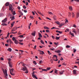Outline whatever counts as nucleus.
<instances>
[{
    "label": "nucleus",
    "instance_id": "obj_1",
    "mask_svg": "<svg viewBox=\"0 0 79 79\" xmlns=\"http://www.w3.org/2000/svg\"><path fill=\"white\" fill-rule=\"evenodd\" d=\"M2 71L3 73H4L5 74L4 77H5V79H7V76H8V74H7V71H6V69H5L4 70V69H2Z\"/></svg>",
    "mask_w": 79,
    "mask_h": 79
},
{
    "label": "nucleus",
    "instance_id": "obj_2",
    "mask_svg": "<svg viewBox=\"0 0 79 79\" xmlns=\"http://www.w3.org/2000/svg\"><path fill=\"white\" fill-rule=\"evenodd\" d=\"M12 40L13 41H14V43L15 44H19V42H18V40H16V38L15 37H13Z\"/></svg>",
    "mask_w": 79,
    "mask_h": 79
},
{
    "label": "nucleus",
    "instance_id": "obj_3",
    "mask_svg": "<svg viewBox=\"0 0 79 79\" xmlns=\"http://www.w3.org/2000/svg\"><path fill=\"white\" fill-rule=\"evenodd\" d=\"M35 72H32V77L34 78H35L36 79H38V78H37V77H36V76H35V75H34V74L35 73Z\"/></svg>",
    "mask_w": 79,
    "mask_h": 79
},
{
    "label": "nucleus",
    "instance_id": "obj_4",
    "mask_svg": "<svg viewBox=\"0 0 79 79\" xmlns=\"http://www.w3.org/2000/svg\"><path fill=\"white\" fill-rule=\"evenodd\" d=\"M14 10V8L12 6V5L10 4L9 5V10Z\"/></svg>",
    "mask_w": 79,
    "mask_h": 79
},
{
    "label": "nucleus",
    "instance_id": "obj_5",
    "mask_svg": "<svg viewBox=\"0 0 79 79\" xmlns=\"http://www.w3.org/2000/svg\"><path fill=\"white\" fill-rule=\"evenodd\" d=\"M64 70H62L61 71L59 72L60 74V75H62V74H63V73H64Z\"/></svg>",
    "mask_w": 79,
    "mask_h": 79
},
{
    "label": "nucleus",
    "instance_id": "obj_6",
    "mask_svg": "<svg viewBox=\"0 0 79 79\" xmlns=\"http://www.w3.org/2000/svg\"><path fill=\"white\" fill-rule=\"evenodd\" d=\"M19 15H21V16H23V13L22 12H21V11L19 10Z\"/></svg>",
    "mask_w": 79,
    "mask_h": 79
},
{
    "label": "nucleus",
    "instance_id": "obj_7",
    "mask_svg": "<svg viewBox=\"0 0 79 79\" xmlns=\"http://www.w3.org/2000/svg\"><path fill=\"white\" fill-rule=\"evenodd\" d=\"M6 21H7V18H6L4 20H2V22L3 23H6Z\"/></svg>",
    "mask_w": 79,
    "mask_h": 79
},
{
    "label": "nucleus",
    "instance_id": "obj_8",
    "mask_svg": "<svg viewBox=\"0 0 79 79\" xmlns=\"http://www.w3.org/2000/svg\"><path fill=\"white\" fill-rule=\"evenodd\" d=\"M64 25V23H60V24H59V27H60V28H61V26H63Z\"/></svg>",
    "mask_w": 79,
    "mask_h": 79
},
{
    "label": "nucleus",
    "instance_id": "obj_9",
    "mask_svg": "<svg viewBox=\"0 0 79 79\" xmlns=\"http://www.w3.org/2000/svg\"><path fill=\"white\" fill-rule=\"evenodd\" d=\"M35 31H34L31 34L32 35H33V36H35Z\"/></svg>",
    "mask_w": 79,
    "mask_h": 79
},
{
    "label": "nucleus",
    "instance_id": "obj_10",
    "mask_svg": "<svg viewBox=\"0 0 79 79\" xmlns=\"http://www.w3.org/2000/svg\"><path fill=\"white\" fill-rule=\"evenodd\" d=\"M8 64H9V67L10 68H13V65L11 64V63H8Z\"/></svg>",
    "mask_w": 79,
    "mask_h": 79
},
{
    "label": "nucleus",
    "instance_id": "obj_11",
    "mask_svg": "<svg viewBox=\"0 0 79 79\" xmlns=\"http://www.w3.org/2000/svg\"><path fill=\"white\" fill-rule=\"evenodd\" d=\"M23 68H24L22 69V70H23V71H27V68L26 67H24Z\"/></svg>",
    "mask_w": 79,
    "mask_h": 79
},
{
    "label": "nucleus",
    "instance_id": "obj_12",
    "mask_svg": "<svg viewBox=\"0 0 79 79\" xmlns=\"http://www.w3.org/2000/svg\"><path fill=\"white\" fill-rule=\"evenodd\" d=\"M10 71V73H13V71H14V69H9Z\"/></svg>",
    "mask_w": 79,
    "mask_h": 79
},
{
    "label": "nucleus",
    "instance_id": "obj_13",
    "mask_svg": "<svg viewBox=\"0 0 79 79\" xmlns=\"http://www.w3.org/2000/svg\"><path fill=\"white\" fill-rule=\"evenodd\" d=\"M44 52L43 51H41L40 52V55H44Z\"/></svg>",
    "mask_w": 79,
    "mask_h": 79
},
{
    "label": "nucleus",
    "instance_id": "obj_14",
    "mask_svg": "<svg viewBox=\"0 0 79 79\" xmlns=\"http://www.w3.org/2000/svg\"><path fill=\"white\" fill-rule=\"evenodd\" d=\"M55 53H61V51L60 50H58V51H55Z\"/></svg>",
    "mask_w": 79,
    "mask_h": 79
},
{
    "label": "nucleus",
    "instance_id": "obj_15",
    "mask_svg": "<svg viewBox=\"0 0 79 79\" xmlns=\"http://www.w3.org/2000/svg\"><path fill=\"white\" fill-rule=\"evenodd\" d=\"M77 71V70H73V73L74 74H76V72Z\"/></svg>",
    "mask_w": 79,
    "mask_h": 79
},
{
    "label": "nucleus",
    "instance_id": "obj_16",
    "mask_svg": "<svg viewBox=\"0 0 79 79\" xmlns=\"http://www.w3.org/2000/svg\"><path fill=\"white\" fill-rule=\"evenodd\" d=\"M10 5V3L9 2H7L6 4V6H9Z\"/></svg>",
    "mask_w": 79,
    "mask_h": 79
},
{
    "label": "nucleus",
    "instance_id": "obj_17",
    "mask_svg": "<svg viewBox=\"0 0 79 79\" xmlns=\"http://www.w3.org/2000/svg\"><path fill=\"white\" fill-rule=\"evenodd\" d=\"M38 34H39V37H42V35H41V34L40 33V32H38Z\"/></svg>",
    "mask_w": 79,
    "mask_h": 79
},
{
    "label": "nucleus",
    "instance_id": "obj_18",
    "mask_svg": "<svg viewBox=\"0 0 79 79\" xmlns=\"http://www.w3.org/2000/svg\"><path fill=\"white\" fill-rule=\"evenodd\" d=\"M7 50L8 51H9V52H11L12 51V49H11V48H9L8 49H7Z\"/></svg>",
    "mask_w": 79,
    "mask_h": 79
},
{
    "label": "nucleus",
    "instance_id": "obj_19",
    "mask_svg": "<svg viewBox=\"0 0 79 79\" xmlns=\"http://www.w3.org/2000/svg\"><path fill=\"white\" fill-rule=\"evenodd\" d=\"M44 28L45 29H49V28L48 27H44Z\"/></svg>",
    "mask_w": 79,
    "mask_h": 79
},
{
    "label": "nucleus",
    "instance_id": "obj_20",
    "mask_svg": "<svg viewBox=\"0 0 79 79\" xmlns=\"http://www.w3.org/2000/svg\"><path fill=\"white\" fill-rule=\"evenodd\" d=\"M60 37H58L57 36H56V40H59V39H60Z\"/></svg>",
    "mask_w": 79,
    "mask_h": 79
},
{
    "label": "nucleus",
    "instance_id": "obj_21",
    "mask_svg": "<svg viewBox=\"0 0 79 79\" xmlns=\"http://www.w3.org/2000/svg\"><path fill=\"white\" fill-rule=\"evenodd\" d=\"M55 23L56 24H58V25H60V23L58 21H56L55 22Z\"/></svg>",
    "mask_w": 79,
    "mask_h": 79
},
{
    "label": "nucleus",
    "instance_id": "obj_22",
    "mask_svg": "<svg viewBox=\"0 0 79 79\" xmlns=\"http://www.w3.org/2000/svg\"><path fill=\"white\" fill-rule=\"evenodd\" d=\"M40 42L41 43V44H44V41H43V40H41L40 41Z\"/></svg>",
    "mask_w": 79,
    "mask_h": 79
},
{
    "label": "nucleus",
    "instance_id": "obj_23",
    "mask_svg": "<svg viewBox=\"0 0 79 79\" xmlns=\"http://www.w3.org/2000/svg\"><path fill=\"white\" fill-rule=\"evenodd\" d=\"M51 69V68H50V67L46 69V70L47 71H49V70H50V69Z\"/></svg>",
    "mask_w": 79,
    "mask_h": 79
},
{
    "label": "nucleus",
    "instance_id": "obj_24",
    "mask_svg": "<svg viewBox=\"0 0 79 79\" xmlns=\"http://www.w3.org/2000/svg\"><path fill=\"white\" fill-rule=\"evenodd\" d=\"M72 16L73 18H74V16H75L74 13H72Z\"/></svg>",
    "mask_w": 79,
    "mask_h": 79
},
{
    "label": "nucleus",
    "instance_id": "obj_25",
    "mask_svg": "<svg viewBox=\"0 0 79 79\" xmlns=\"http://www.w3.org/2000/svg\"><path fill=\"white\" fill-rule=\"evenodd\" d=\"M12 15H16V12H15V11H14L13 12H12Z\"/></svg>",
    "mask_w": 79,
    "mask_h": 79
},
{
    "label": "nucleus",
    "instance_id": "obj_26",
    "mask_svg": "<svg viewBox=\"0 0 79 79\" xmlns=\"http://www.w3.org/2000/svg\"><path fill=\"white\" fill-rule=\"evenodd\" d=\"M9 42L10 44H13V42H12L11 40V39H9Z\"/></svg>",
    "mask_w": 79,
    "mask_h": 79
},
{
    "label": "nucleus",
    "instance_id": "obj_27",
    "mask_svg": "<svg viewBox=\"0 0 79 79\" xmlns=\"http://www.w3.org/2000/svg\"><path fill=\"white\" fill-rule=\"evenodd\" d=\"M69 8L70 10H73V8H72V7L70 6L69 7Z\"/></svg>",
    "mask_w": 79,
    "mask_h": 79
},
{
    "label": "nucleus",
    "instance_id": "obj_28",
    "mask_svg": "<svg viewBox=\"0 0 79 79\" xmlns=\"http://www.w3.org/2000/svg\"><path fill=\"white\" fill-rule=\"evenodd\" d=\"M10 73L12 76H15V73H13V72Z\"/></svg>",
    "mask_w": 79,
    "mask_h": 79
},
{
    "label": "nucleus",
    "instance_id": "obj_29",
    "mask_svg": "<svg viewBox=\"0 0 79 79\" xmlns=\"http://www.w3.org/2000/svg\"><path fill=\"white\" fill-rule=\"evenodd\" d=\"M48 13L49 14V15H53V13H52L51 12H48Z\"/></svg>",
    "mask_w": 79,
    "mask_h": 79
},
{
    "label": "nucleus",
    "instance_id": "obj_30",
    "mask_svg": "<svg viewBox=\"0 0 79 79\" xmlns=\"http://www.w3.org/2000/svg\"><path fill=\"white\" fill-rule=\"evenodd\" d=\"M33 63L34 64H35V65H36V64H37V63H36V62H35V61H33Z\"/></svg>",
    "mask_w": 79,
    "mask_h": 79
},
{
    "label": "nucleus",
    "instance_id": "obj_31",
    "mask_svg": "<svg viewBox=\"0 0 79 79\" xmlns=\"http://www.w3.org/2000/svg\"><path fill=\"white\" fill-rule=\"evenodd\" d=\"M66 48H70V46L67 45V46H66Z\"/></svg>",
    "mask_w": 79,
    "mask_h": 79
},
{
    "label": "nucleus",
    "instance_id": "obj_32",
    "mask_svg": "<svg viewBox=\"0 0 79 79\" xmlns=\"http://www.w3.org/2000/svg\"><path fill=\"white\" fill-rule=\"evenodd\" d=\"M8 61H9L8 63H10V61H11V58H9L8 59Z\"/></svg>",
    "mask_w": 79,
    "mask_h": 79
},
{
    "label": "nucleus",
    "instance_id": "obj_33",
    "mask_svg": "<svg viewBox=\"0 0 79 79\" xmlns=\"http://www.w3.org/2000/svg\"><path fill=\"white\" fill-rule=\"evenodd\" d=\"M13 29H14V30H15V31H16V30L18 28H17V27H15Z\"/></svg>",
    "mask_w": 79,
    "mask_h": 79
},
{
    "label": "nucleus",
    "instance_id": "obj_34",
    "mask_svg": "<svg viewBox=\"0 0 79 79\" xmlns=\"http://www.w3.org/2000/svg\"><path fill=\"white\" fill-rule=\"evenodd\" d=\"M57 72H58V70L56 69L55 71V73H56V74H57Z\"/></svg>",
    "mask_w": 79,
    "mask_h": 79
},
{
    "label": "nucleus",
    "instance_id": "obj_35",
    "mask_svg": "<svg viewBox=\"0 0 79 79\" xmlns=\"http://www.w3.org/2000/svg\"><path fill=\"white\" fill-rule=\"evenodd\" d=\"M23 37H24L23 35H20L19 36V37H20L21 38Z\"/></svg>",
    "mask_w": 79,
    "mask_h": 79
},
{
    "label": "nucleus",
    "instance_id": "obj_36",
    "mask_svg": "<svg viewBox=\"0 0 79 79\" xmlns=\"http://www.w3.org/2000/svg\"><path fill=\"white\" fill-rule=\"evenodd\" d=\"M54 44H55V45H58L59 44L58 42H57V43H54Z\"/></svg>",
    "mask_w": 79,
    "mask_h": 79
},
{
    "label": "nucleus",
    "instance_id": "obj_37",
    "mask_svg": "<svg viewBox=\"0 0 79 79\" xmlns=\"http://www.w3.org/2000/svg\"><path fill=\"white\" fill-rule=\"evenodd\" d=\"M19 44H20V45H23V43H22L20 42H19Z\"/></svg>",
    "mask_w": 79,
    "mask_h": 79
},
{
    "label": "nucleus",
    "instance_id": "obj_38",
    "mask_svg": "<svg viewBox=\"0 0 79 79\" xmlns=\"http://www.w3.org/2000/svg\"><path fill=\"white\" fill-rule=\"evenodd\" d=\"M15 19V17L14 16H13V17H12L11 20L13 21L14 19Z\"/></svg>",
    "mask_w": 79,
    "mask_h": 79
},
{
    "label": "nucleus",
    "instance_id": "obj_39",
    "mask_svg": "<svg viewBox=\"0 0 79 79\" xmlns=\"http://www.w3.org/2000/svg\"><path fill=\"white\" fill-rule=\"evenodd\" d=\"M73 32H74L75 34H76V31H75V30L74 29L73 31Z\"/></svg>",
    "mask_w": 79,
    "mask_h": 79
},
{
    "label": "nucleus",
    "instance_id": "obj_40",
    "mask_svg": "<svg viewBox=\"0 0 79 79\" xmlns=\"http://www.w3.org/2000/svg\"><path fill=\"white\" fill-rule=\"evenodd\" d=\"M48 54H49V55H51V54H52V53H50V51H48Z\"/></svg>",
    "mask_w": 79,
    "mask_h": 79
},
{
    "label": "nucleus",
    "instance_id": "obj_41",
    "mask_svg": "<svg viewBox=\"0 0 79 79\" xmlns=\"http://www.w3.org/2000/svg\"><path fill=\"white\" fill-rule=\"evenodd\" d=\"M2 26H6V23H2Z\"/></svg>",
    "mask_w": 79,
    "mask_h": 79
},
{
    "label": "nucleus",
    "instance_id": "obj_42",
    "mask_svg": "<svg viewBox=\"0 0 79 79\" xmlns=\"http://www.w3.org/2000/svg\"><path fill=\"white\" fill-rule=\"evenodd\" d=\"M46 32L47 33L50 32V31H49V30H46Z\"/></svg>",
    "mask_w": 79,
    "mask_h": 79
},
{
    "label": "nucleus",
    "instance_id": "obj_43",
    "mask_svg": "<svg viewBox=\"0 0 79 79\" xmlns=\"http://www.w3.org/2000/svg\"><path fill=\"white\" fill-rule=\"evenodd\" d=\"M43 71H47V69H42Z\"/></svg>",
    "mask_w": 79,
    "mask_h": 79
},
{
    "label": "nucleus",
    "instance_id": "obj_44",
    "mask_svg": "<svg viewBox=\"0 0 79 79\" xmlns=\"http://www.w3.org/2000/svg\"><path fill=\"white\" fill-rule=\"evenodd\" d=\"M53 19L54 20H56V16H55L53 17Z\"/></svg>",
    "mask_w": 79,
    "mask_h": 79
},
{
    "label": "nucleus",
    "instance_id": "obj_45",
    "mask_svg": "<svg viewBox=\"0 0 79 79\" xmlns=\"http://www.w3.org/2000/svg\"><path fill=\"white\" fill-rule=\"evenodd\" d=\"M73 50H74L73 52L74 53H75L76 52V49L74 48L73 49Z\"/></svg>",
    "mask_w": 79,
    "mask_h": 79
},
{
    "label": "nucleus",
    "instance_id": "obj_46",
    "mask_svg": "<svg viewBox=\"0 0 79 79\" xmlns=\"http://www.w3.org/2000/svg\"><path fill=\"white\" fill-rule=\"evenodd\" d=\"M23 8H24V9H26V7L25 5L23 6Z\"/></svg>",
    "mask_w": 79,
    "mask_h": 79
},
{
    "label": "nucleus",
    "instance_id": "obj_47",
    "mask_svg": "<svg viewBox=\"0 0 79 79\" xmlns=\"http://www.w3.org/2000/svg\"><path fill=\"white\" fill-rule=\"evenodd\" d=\"M19 41L20 42H23V40H19Z\"/></svg>",
    "mask_w": 79,
    "mask_h": 79
},
{
    "label": "nucleus",
    "instance_id": "obj_48",
    "mask_svg": "<svg viewBox=\"0 0 79 79\" xmlns=\"http://www.w3.org/2000/svg\"><path fill=\"white\" fill-rule=\"evenodd\" d=\"M52 39H55V36H54L52 35Z\"/></svg>",
    "mask_w": 79,
    "mask_h": 79
},
{
    "label": "nucleus",
    "instance_id": "obj_49",
    "mask_svg": "<svg viewBox=\"0 0 79 79\" xmlns=\"http://www.w3.org/2000/svg\"><path fill=\"white\" fill-rule=\"evenodd\" d=\"M53 56V57H55V58H57V56L56 55H54Z\"/></svg>",
    "mask_w": 79,
    "mask_h": 79
},
{
    "label": "nucleus",
    "instance_id": "obj_50",
    "mask_svg": "<svg viewBox=\"0 0 79 79\" xmlns=\"http://www.w3.org/2000/svg\"><path fill=\"white\" fill-rule=\"evenodd\" d=\"M3 60H4V59H3V58L2 57L1 58V60L2 61H3Z\"/></svg>",
    "mask_w": 79,
    "mask_h": 79
},
{
    "label": "nucleus",
    "instance_id": "obj_51",
    "mask_svg": "<svg viewBox=\"0 0 79 79\" xmlns=\"http://www.w3.org/2000/svg\"><path fill=\"white\" fill-rule=\"evenodd\" d=\"M17 8H18V9H19V10H20L21 9V7H19V6H18L17 7Z\"/></svg>",
    "mask_w": 79,
    "mask_h": 79
},
{
    "label": "nucleus",
    "instance_id": "obj_52",
    "mask_svg": "<svg viewBox=\"0 0 79 79\" xmlns=\"http://www.w3.org/2000/svg\"><path fill=\"white\" fill-rule=\"evenodd\" d=\"M42 60H41L40 61L39 63L40 64H41L42 63Z\"/></svg>",
    "mask_w": 79,
    "mask_h": 79
},
{
    "label": "nucleus",
    "instance_id": "obj_53",
    "mask_svg": "<svg viewBox=\"0 0 79 79\" xmlns=\"http://www.w3.org/2000/svg\"><path fill=\"white\" fill-rule=\"evenodd\" d=\"M14 25V24L12 23L11 24V27H13V25Z\"/></svg>",
    "mask_w": 79,
    "mask_h": 79
},
{
    "label": "nucleus",
    "instance_id": "obj_54",
    "mask_svg": "<svg viewBox=\"0 0 79 79\" xmlns=\"http://www.w3.org/2000/svg\"><path fill=\"white\" fill-rule=\"evenodd\" d=\"M13 31H15V28H13L12 30L11 31V32H13Z\"/></svg>",
    "mask_w": 79,
    "mask_h": 79
},
{
    "label": "nucleus",
    "instance_id": "obj_55",
    "mask_svg": "<svg viewBox=\"0 0 79 79\" xmlns=\"http://www.w3.org/2000/svg\"><path fill=\"white\" fill-rule=\"evenodd\" d=\"M59 34H62V33H63V32L59 31Z\"/></svg>",
    "mask_w": 79,
    "mask_h": 79
},
{
    "label": "nucleus",
    "instance_id": "obj_56",
    "mask_svg": "<svg viewBox=\"0 0 79 79\" xmlns=\"http://www.w3.org/2000/svg\"><path fill=\"white\" fill-rule=\"evenodd\" d=\"M63 65H65V66H66V64H65V63H64L63 64Z\"/></svg>",
    "mask_w": 79,
    "mask_h": 79
},
{
    "label": "nucleus",
    "instance_id": "obj_57",
    "mask_svg": "<svg viewBox=\"0 0 79 79\" xmlns=\"http://www.w3.org/2000/svg\"><path fill=\"white\" fill-rule=\"evenodd\" d=\"M3 16V14L1 13L0 14V17H1V16Z\"/></svg>",
    "mask_w": 79,
    "mask_h": 79
},
{
    "label": "nucleus",
    "instance_id": "obj_58",
    "mask_svg": "<svg viewBox=\"0 0 79 79\" xmlns=\"http://www.w3.org/2000/svg\"><path fill=\"white\" fill-rule=\"evenodd\" d=\"M32 14L33 15H35V13H34V12L32 11Z\"/></svg>",
    "mask_w": 79,
    "mask_h": 79
},
{
    "label": "nucleus",
    "instance_id": "obj_59",
    "mask_svg": "<svg viewBox=\"0 0 79 79\" xmlns=\"http://www.w3.org/2000/svg\"><path fill=\"white\" fill-rule=\"evenodd\" d=\"M61 59H60V60H61V61H63V60H64L62 57H61Z\"/></svg>",
    "mask_w": 79,
    "mask_h": 79
},
{
    "label": "nucleus",
    "instance_id": "obj_60",
    "mask_svg": "<svg viewBox=\"0 0 79 79\" xmlns=\"http://www.w3.org/2000/svg\"><path fill=\"white\" fill-rule=\"evenodd\" d=\"M5 46H6V47H8V44H5Z\"/></svg>",
    "mask_w": 79,
    "mask_h": 79
},
{
    "label": "nucleus",
    "instance_id": "obj_61",
    "mask_svg": "<svg viewBox=\"0 0 79 79\" xmlns=\"http://www.w3.org/2000/svg\"><path fill=\"white\" fill-rule=\"evenodd\" d=\"M36 47H37V46H36V45H35V46H34V49H36Z\"/></svg>",
    "mask_w": 79,
    "mask_h": 79
},
{
    "label": "nucleus",
    "instance_id": "obj_62",
    "mask_svg": "<svg viewBox=\"0 0 79 79\" xmlns=\"http://www.w3.org/2000/svg\"><path fill=\"white\" fill-rule=\"evenodd\" d=\"M76 2H79V0H74Z\"/></svg>",
    "mask_w": 79,
    "mask_h": 79
},
{
    "label": "nucleus",
    "instance_id": "obj_63",
    "mask_svg": "<svg viewBox=\"0 0 79 79\" xmlns=\"http://www.w3.org/2000/svg\"><path fill=\"white\" fill-rule=\"evenodd\" d=\"M66 31L68 32L69 31V30L68 28H67L66 29Z\"/></svg>",
    "mask_w": 79,
    "mask_h": 79
},
{
    "label": "nucleus",
    "instance_id": "obj_64",
    "mask_svg": "<svg viewBox=\"0 0 79 79\" xmlns=\"http://www.w3.org/2000/svg\"><path fill=\"white\" fill-rule=\"evenodd\" d=\"M24 13H27V10H24Z\"/></svg>",
    "mask_w": 79,
    "mask_h": 79
}]
</instances>
